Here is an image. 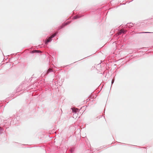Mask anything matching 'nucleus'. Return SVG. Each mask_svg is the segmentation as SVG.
Here are the masks:
<instances>
[{
    "label": "nucleus",
    "instance_id": "nucleus-10",
    "mask_svg": "<svg viewBox=\"0 0 153 153\" xmlns=\"http://www.w3.org/2000/svg\"><path fill=\"white\" fill-rule=\"evenodd\" d=\"M75 150V147H71L69 149V153H74V152Z\"/></svg>",
    "mask_w": 153,
    "mask_h": 153
},
{
    "label": "nucleus",
    "instance_id": "nucleus-18",
    "mask_svg": "<svg viewBox=\"0 0 153 153\" xmlns=\"http://www.w3.org/2000/svg\"><path fill=\"white\" fill-rule=\"evenodd\" d=\"M105 147V146H103V147H102V146L100 147V149H102L103 148H104V147Z\"/></svg>",
    "mask_w": 153,
    "mask_h": 153
},
{
    "label": "nucleus",
    "instance_id": "nucleus-5",
    "mask_svg": "<svg viewBox=\"0 0 153 153\" xmlns=\"http://www.w3.org/2000/svg\"><path fill=\"white\" fill-rule=\"evenodd\" d=\"M102 8H100L99 9H97L96 10V12L94 13V14H96L97 15L98 17L99 18H100V19H103V17L101 16V15L102 14V11H101Z\"/></svg>",
    "mask_w": 153,
    "mask_h": 153
},
{
    "label": "nucleus",
    "instance_id": "nucleus-32",
    "mask_svg": "<svg viewBox=\"0 0 153 153\" xmlns=\"http://www.w3.org/2000/svg\"><path fill=\"white\" fill-rule=\"evenodd\" d=\"M90 146L91 147V145L90 144Z\"/></svg>",
    "mask_w": 153,
    "mask_h": 153
},
{
    "label": "nucleus",
    "instance_id": "nucleus-26",
    "mask_svg": "<svg viewBox=\"0 0 153 153\" xmlns=\"http://www.w3.org/2000/svg\"><path fill=\"white\" fill-rule=\"evenodd\" d=\"M45 153H46V150H45Z\"/></svg>",
    "mask_w": 153,
    "mask_h": 153
},
{
    "label": "nucleus",
    "instance_id": "nucleus-24",
    "mask_svg": "<svg viewBox=\"0 0 153 153\" xmlns=\"http://www.w3.org/2000/svg\"><path fill=\"white\" fill-rule=\"evenodd\" d=\"M123 25V24H122V25H121V26H122V27H123V26H124V25L122 26V25Z\"/></svg>",
    "mask_w": 153,
    "mask_h": 153
},
{
    "label": "nucleus",
    "instance_id": "nucleus-21",
    "mask_svg": "<svg viewBox=\"0 0 153 153\" xmlns=\"http://www.w3.org/2000/svg\"><path fill=\"white\" fill-rule=\"evenodd\" d=\"M58 39V38L57 37L55 38L54 39H56V40H57Z\"/></svg>",
    "mask_w": 153,
    "mask_h": 153
},
{
    "label": "nucleus",
    "instance_id": "nucleus-2",
    "mask_svg": "<svg viewBox=\"0 0 153 153\" xmlns=\"http://www.w3.org/2000/svg\"><path fill=\"white\" fill-rule=\"evenodd\" d=\"M19 119V117L18 116L14 115L12 117H10V118L4 121V125L8 126L7 128H8L9 126L11 124L13 125L17 123Z\"/></svg>",
    "mask_w": 153,
    "mask_h": 153
},
{
    "label": "nucleus",
    "instance_id": "nucleus-8",
    "mask_svg": "<svg viewBox=\"0 0 153 153\" xmlns=\"http://www.w3.org/2000/svg\"><path fill=\"white\" fill-rule=\"evenodd\" d=\"M42 51L40 50H34L30 51V53L31 54L36 53H42Z\"/></svg>",
    "mask_w": 153,
    "mask_h": 153
},
{
    "label": "nucleus",
    "instance_id": "nucleus-29",
    "mask_svg": "<svg viewBox=\"0 0 153 153\" xmlns=\"http://www.w3.org/2000/svg\"><path fill=\"white\" fill-rule=\"evenodd\" d=\"M54 83H55V81H54Z\"/></svg>",
    "mask_w": 153,
    "mask_h": 153
},
{
    "label": "nucleus",
    "instance_id": "nucleus-13",
    "mask_svg": "<svg viewBox=\"0 0 153 153\" xmlns=\"http://www.w3.org/2000/svg\"><path fill=\"white\" fill-rule=\"evenodd\" d=\"M49 36H50V38L52 39V40H53L54 39H53V38L55 37L56 36V35H53V34H51Z\"/></svg>",
    "mask_w": 153,
    "mask_h": 153
},
{
    "label": "nucleus",
    "instance_id": "nucleus-4",
    "mask_svg": "<svg viewBox=\"0 0 153 153\" xmlns=\"http://www.w3.org/2000/svg\"><path fill=\"white\" fill-rule=\"evenodd\" d=\"M43 55L45 56V57L46 58L47 60L48 61L49 63H50L51 62L53 61V56H51V55H50L48 53H47L46 54H44Z\"/></svg>",
    "mask_w": 153,
    "mask_h": 153
},
{
    "label": "nucleus",
    "instance_id": "nucleus-22",
    "mask_svg": "<svg viewBox=\"0 0 153 153\" xmlns=\"http://www.w3.org/2000/svg\"><path fill=\"white\" fill-rule=\"evenodd\" d=\"M38 46H36V48H38Z\"/></svg>",
    "mask_w": 153,
    "mask_h": 153
},
{
    "label": "nucleus",
    "instance_id": "nucleus-3",
    "mask_svg": "<svg viewBox=\"0 0 153 153\" xmlns=\"http://www.w3.org/2000/svg\"><path fill=\"white\" fill-rule=\"evenodd\" d=\"M82 12H80L76 15L74 16L71 20H67V21H65L60 26V29H62L64 28L67 25L69 24L73 20L79 19L82 17L84 15L83 14H82Z\"/></svg>",
    "mask_w": 153,
    "mask_h": 153
},
{
    "label": "nucleus",
    "instance_id": "nucleus-17",
    "mask_svg": "<svg viewBox=\"0 0 153 153\" xmlns=\"http://www.w3.org/2000/svg\"><path fill=\"white\" fill-rule=\"evenodd\" d=\"M50 85L51 87L53 86V82H52V83H50Z\"/></svg>",
    "mask_w": 153,
    "mask_h": 153
},
{
    "label": "nucleus",
    "instance_id": "nucleus-15",
    "mask_svg": "<svg viewBox=\"0 0 153 153\" xmlns=\"http://www.w3.org/2000/svg\"><path fill=\"white\" fill-rule=\"evenodd\" d=\"M3 131L4 129L3 128H0V134L3 133Z\"/></svg>",
    "mask_w": 153,
    "mask_h": 153
},
{
    "label": "nucleus",
    "instance_id": "nucleus-28",
    "mask_svg": "<svg viewBox=\"0 0 153 153\" xmlns=\"http://www.w3.org/2000/svg\"><path fill=\"white\" fill-rule=\"evenodd\" d=\"M89 56H87V57H89Z\"/></svg>",
    "mask_w": 153,
    "mask_h": 153
},
{
    "label": "nucleus",
    "instance_id": "nucleus-30",
    "mask_svg": "<svg viewBox=\"0 0 153 153\" xmlns=\"http://www.w3.org/2000/svg\"><path fill=\"white\" fill-rule=\"evenodd\" d=\"M91 12L92 13H93V12Z\"/></svg>",
    "mask_w": 153,
    "mask_h": 153
},
{
    "label": "nucleus",
    "instance_id": "nucleus-11",
    "mask_svg": "<svg viewBox=\"0 0 153 153\" xmlns=\"http://www.w3.org/2000/svg\"><path fill=\"white\" fill-rule=\"evenodd\" d=\"M19 56V54H18L16 56L10 58V60H12L13 61H15V60L18 59Z\"/></svg>",
    "mask_w": 153,
    "mask_h": 153
},
{
    "label": "nucleus",
    "instance_id": "nucleus-27",
    "mask_svg": "<svg viewBox=\"0 0 153 153\" xmlns=\"http://www.w3.org/2000/svg\"><path fill=\"white\" fill-rule=\"evenodd\" d=\"M22 145H25V144H23Z\"/></svg>",
    "mask_w": 153,
    "mask_h": 153
},
{
    "label": "nucleus",
    "instance_id": "nucleus-31",
    "mask_svg": "<svg viewBox=\"0 0 153 153\" xmlns=\"http://www.w3.org/2000/svg\"><path fill=\"white\" fill-rule=\"evenodd\" d=\"M56 83H55V85H56Z\"/></svg>",
    "mask_w": 153,
    "mask_h": 153
},
{
    "label": "nucleus",
    "instance_id": "nucleus-16",
    "mask_svg": "<svg viewBox=\"0 0 153 153\" xmlns=\"http://www.w3.org/2000/svg\"><path fill=\"white\" fill-rule=\"evenodd\" d=\"M114 79H113L112 80L111 82V85L113 84V83H114Z\"/></svg>",
    "mask_w": 153,
    "mask_h": 153
},
{
    "label": "nucleus",
    "instance_id": "nucleus-23",
    "mask_svg": "<svg viewBox=\"0 0 153 153\" xmlns=\"http://www.w3.org/2000/svg\"><path fill=\"white\" fill-rule=\"evenodd\" d=\"M15 54V53H13V54H12V55H14Z\"/></svg>",
    "mask_w": 153,
    "mask_h": 153
},
{
    "label": "nucleus",
    "instance_id": "nucleus-20",
    "mask_svg": "<svg viewBox=\"0 0 153 153\" xmlns=\"http://www.w3.org/2000/svg\"><path fill=\"white\" fill-rule=\"evenodd\" d=\"M100 66V64H99L97 65V67L98 68Z\"/></svg>",
    "mask_w": 153,
    "mask_h": 153
},
{
    "label": "nucleus",
    "instance_id": "nucleus-7",
    "mask_svg": "<svg viewBox=\"0 0 153 153\" xmlns=\"http://www.w3.org/2000/svg\"><path fill=\"white\" fill-rule=\"evenodd\" d=\"M52 41V39L50 38V36H48L44 41V42L45 45H47L49 43L51 42Z\"/></svg>",
    "mask_w": 153,
    "mask_h": 153
},
{
    "label": "nucleus",
    "instance_id": "nucleus-25",
    "mask_svg": "<svg viewBox=\"0 0 153 153\" xmlns=\"http://www.w3.org/2000/svg\"><path fill=\"white\" fill-rule=\"evenodd\" d=\"M100 117H98V119H100Z\"/></svg>",
    "mask_w": 153,
    "mask_h": 153
},
{
    "label": "nucleus",
    "instance_id": "nucleus-9",
    "mask_svg": "<svg viewBox=\"0 0 153 153\" xmlns=\"http://www.w3.org/2000/svg\"><path fill=\"white\" fill-rule=\"evenodd\" d=\"M133 25L134 24L131 22L128 23L125 25V26L127 27L131 28L133 26Z\"/></svg>",
    "mask_w": 153,
    "mask_h": 153
},
{
    "label": "nucleus",
    "instance_id": "nucleus-1",
    "mask_svg": "<svg viewBox=\"0 0 153 153\" xmlns=\"http://www.w3.org/2000/svg\"><path fill=\"white\" fill-rule=\"evenodd\" d=\"M42 77L45 78H51L52 82L54 80V78L55 76V72L54 70L51 68H49L47 70L45 71L41 74Z\"/></svg>",
    "mask_w": 153,
    "mask_h": 153
},
{
    "label": "nucleus",
    "instance_id": "nucleus-6",
    "mask_svg": "<svg viewBox=\"0 0 153 153\" xmlns=\"http://www.w3.org/2000/svg\"><path fill=\"white\" fill-rule=\"evenodd\" d=\"M24 84H22L20 85L18 87L16 88V91L17 92H19L22 90H24L25 89V86H24Z\"/></svg>",
    "mask_w": 153,
    "mask_h": 153
},
{
    "label": "nucleus",
    "instance_id": "nucleus-14",
    "mask_svg": "<svg viewBox=\"0 0 153 153\" xmlns=\"http://www.w3.org/2000/svg\"><path fill=\"white\" fill-rule=\"evenodd\" d=\"M153 33V32H142L139 33Z\"/></svg>",
    "mask_w": 153,
    "mask_h": 153
},
{
    "label": "nucleus",
    "instance_id": "nucleus-19",
    "mask_svg": "<svg viewBox=\"0 0 153 153\" xmlns=\"http://www.w3.org/2000/svg\"><path fill=\"white\" fill-rule=\"evenodd\" d=\"M58 33H55V34H53V35H56V36H57V34H58Z\"/></svg>",
    "mask_w": 153,
    "mask_h": 153
},
{
    "label": "nucleus",
    "instance_id": "nucleus-12",
    "mask_svg": "<svg viewBox=\"0 0 153 153\" xmlns=\"http://www.w3.org/2000/svg\"><path fill=\"white\" fill-rule=\"evenodd\" d=\"M123 33L124 34L125 31L123 30H119V32L118 33V35H120Z\"/></svg>",
    "mask_w": 153,
    "mask_h": 153
}]
</instances>
